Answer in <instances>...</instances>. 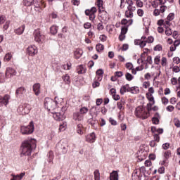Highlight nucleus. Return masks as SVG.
I'll list each match as a JSON object with an SVG mask.
<instances>
[{
	"label": "nucleus",
	"mask_w": 180,
	"mask_h": 180,
	"mask_svg": "<svg viewBox=\"0 0 180 180\" xmlns=\"http://www.w3.org/2000/svg\"><path fill=\"white\" fill-rule=\"evenodd\" d=\"M36 147V141L34 139H28L22 143L20 150L22 155H31L33 148Z\"/></svg>",
	"instance_id": "nucleus-1"
},
{
	"label": "nucleus",
	"mask_w": 180,
	"mask_h": 180,
	"mask_svg": "<svg viewBox=\"0 0 180 180\" xmlns=\"http://www.w3.org/2000/svg\"><path fill=\"white\" fill-rule=\"evenodd\" d=\"M135 116L142 120H146L150 117V112L146 110V108L143 106H139L135 110Z\"/></svg>",
	"instance_id": "nucleus-2"
},
{
	"label": "nucleus",
	"mask_w": 180,
	"mask_h": 180,
	"mask_svg": "<svg viewBox=\"0 0 180 180\" xmlns=\"http://www.w3.org/2000/svg\"><path fill=\"white\" fill-rule=\"evenodd\" d=\"M34 131V124L33 121L30 122L27 126H22L20 128V132L22 134H32Z\"/></svg>",
	"instance_id": "nucleus-3"
},
{
	"label": "nucleus",
	"mask_w": 180,
	"mask_h": 180,
	"mask_svg": "<svg viewBox=\"0 0 180 180\" xmlns=\"http://www.w3.org/2000/svg\"><path fill=\"white\" fill-rule=\"evenodd\" d=\"M44 106L50 112L57 109L56 102L50 98H46L44 100Z\"/></svg>",
	"instance_id": "nucleus-4"
},
{
	"label": "nucleus",
	"mask_w": 180,
	"mask_h": 180,
	"mask_svg": "<svg viewBox=\"0 0 180 180\" xmlns=\"http://www.w3.org/2000/svg\"><path fill=\"white\" fill-rule=\"evenodd\" d=\"M31 109L32 108H30V105L23 104V105H19L17 110L18 113H20V115H28Z\"/></svg>",
	"instance_id": "nucleus-5"
},
{
	"label": "nucleus",
	"mask_w": 180,
	"mask_h": 180,
	"mask_svg": "<svg viewBox=\"0 0 180 180\" xmlns=\"http://www.w3.org/2000/svg\"><path fill=\"white\" fill-rule=\"evenodd\" d=\"M34 40L36 43L41 44L44 41V35L41 34L40 30L37 29L34 31Z\"/></svg>",
	"instance_id": "nucleus-6"
},
{
	"label": "nucleus",
	"mask_w": 180,
	"mask_h": 180,
	"mask_svg": "<svg viewBox=\"0 0 180 180\" xmlns=\"http://www.w3.org/2000/svg\"><path fill=\"white\" fill-rule=\"evenodd\" d=\"M97 11L96 7H92L91 9L85 11V15L89 16L90 20H94L96 18L95 13H96Z\"/></svg>",
	"instance_id": "nucleus-7"
},
{
	"label": "nucleus",
	"mask_w": 180,
	"mask_h": 180,
	"mask_svg": "<svg viewBox=\"0 0 180 180\" xmlns=\"http://www.w3.org/2000/svg\"><path fill=\"white\" fill-rule=\"evenodd\" d=\"M26 94V88L24 86L18 87L15 90V96L16 98H23Z\"/></svg>",
	"instance_id": "nucleus-8"
},
{
	"label": "nucleus",
	"mask_w": 180,
	"mask_h": 180,
	"mask_svg": "<svg viewBox=\"0 0 180 180\" xmlns=\"http://www.w3.org/2000/svg\"><path fill=\"white\" fill-rule=\"evenodd\" d=\"M18 72L15 69L12 68H7L6 70V78H12V77H15Z\"/></svg>",
	"instance_id": "nucleus-9"
},
{
	"label": "nucleus",
	"mask_w": 180,
	"mask_h": 180,
	"mask_svg": "<svg viewBox=\"0 0 180 180\" xmlns=\"http://www.w3.org/2000/svg\"><path fill=\"white\" fill-rule=\"evenodd\" d=\"M9 99H11V96L8 94H6L4 97H0V105L1 106H6L8 103H9Z\"/></svg>",
	"instance_id": "nucleus-10"
},
{
	"label": "nucleus",
	"mask_w": 180,
	"mask_h": 180,
	"mask_svg": "<svg viewBox=\"0 0 180 180\" xmlns=\"http://www.w3.org/2000/svg\"><path fill=\"white\" fill-rule=\"evenodd\" d=\"M53 117L55 120H58V122H61L65 119V115L60 112H54Z\"/></svg>",
	"instance_id": "nucleus-11"
},
{
	"label": "nucleus",
	"mask_w": 180,
	"mask_h": 180,
	"mask_svg": "<svg viewBox=\"0 0 180 180\" xmlns=\"http://www.w3.org/2000/svg\"><path fill=\"white\" fill-rule=\"evenodd\" d=\"M60 144V148L62 150L63 154H67L68 151V143L67 141H65L64 142H62L59 143V146Z\"/></svg>",
	"instance_id": "nucleus-12"
},
{
	"label": "nucleus",
	"mask_w": 180,
	"mask_h": 180,
	"mask_svg": "<svg viewBox=\"0 0 180 180\" xmlns=\"http://www.w3.org/2000/svg\"><path fill=\"white\" fill-rule=\"evenodd\" d=\"M27 51L29 56H35V54H37V47L36 46H30L27 48Z\"/></svg>",
	"instance_id": "nucleus-13"
},
{
	"label": "nucleus",
	"mask_w": 180,
	"mask_h": 180,
	"mask_svg": "<svg viewBox=\"0 0 180 180\" xmlns=\"http://www.w3.org/2000/svg\"><path fill=\"white\" fill-rule=\"evenodd\" d=\"M96 140V135L95 133H91L86 136V141L88 143H95Z\"/></svg>",
	"instance_id": "nucleus-14"
},
{
	"label": "nucleus",
	"mask_w": 180,
	"mask_h": 180,
	"mask_svg": "<svg viewBox=\"0 0 180 180\" xmlns=\"http://www.w3.org/2000/svg\"><path fill=\"white\" fill-rule=\"evenodd\" d=\"M40 88H41L40 83H36L33 85L32 89H33V91L34 92L36 96H39V95H40V94H41Z\"/></svg>",
	"instance_id": "nucleus-15"
},
{
	"label": "nucleus",
	"mask_w": 180,
	"mask_h": 180,
	"mask_svg": "<svg viewBox=\"0 0 180 180\" xmlns=\"http://www.w3.org/2000/svg\"><path fill=\"white\" fill-rule=\"evenodd\" d=\"M73 120L81 122V120H84V116L81 115L79 112H74L73 114Z\"/></svg>",
	"instance_id": "nucleus-16"
},
{
	"label": "nucleus",
	"mask_w": 180,
	"mask_h": 180,
	"mask_svg": "<svg viewBox=\"0 0 180 180\" xmlns=\"http://www.w3.org/2000/svg\"><path fill=\"white\" fill-rule=\"evenodd\" d=\"M146 98L149 101V102H150L147 105V106L151 107L153 105H154V103H155V101H154V96H153V94H146Z\"/></svg>",
	"instance_id": "nucleus-17"
},
{
	"label": "nucleus",
	"mask_w": 180,
	"mask_h": 180,
	"mask_svg": "<svg viewBox=\"0 0 180 180\" xmlns=\"http://www.w3.org/2000/svg\"><path fill=\"white\" fill-rule=\"evenodd\" d=\"M164 157H165V159L163 160V165H167V164H168L167 161H168V159L169 158V157H171V151L169 150L165 151L164 153Z\"/></svg>",
	"instance_id": "nucleus-18"
},
{
	"label": "nucleus",
	"mask_w": 180,
	"mask_h": 180,
	"mask_svg": "<svg viewBox=\"0 0 180 180\" xmlns=\"http://www.w3.org/2000/svg\"><path fill=\"white\" fill-rule=\"evenodd\" d=\"M62 78L65 84H66L67 85H70L71 84V77H70V75H68V74L63 75Z\"/></svg>",
	"instance_id": "nucleus-19"
},
{
	"label": "nucleus",
	"mask_w": 180,
	"mask_h": 180,
	"mask_svg": "<svg viewBox=\"0 0 180 180\" xmlns=\"http://www.w3.org/2000/svg\"><path fill=\"white\" fill-rule=\"evenodd\" d=\"M83 53H84V51H82V50L76 49V51L74 53L75 58H76V60H78L79 58H81V57H82Z\"/></svg>",
	"instance_id": "nucleus-20"
},
{
	"label": "nucleus",
	"mask_w": 180,
	"mask_h": 180,
	"mask_svg": "<svg viewBox=\"0 0 180 180\" xmlns=\"http://www.w3.org/2000/svg\"><path fill=\"white\" fill-rule=\"evenodd\" d=\"M110 180H119V174L116 171H113L110 174Z\"/></svg>",
	"instance_id": "nucleus-21"
},
{
	"label": "nucleus",
	"mask_w": 180,
	"mask_h": 180,
	"mask_svg": "<svg viewBox=\"0 0 180 180\" xmlns=\"http://www.w3.org/2000/svg\"><path fill=\"white\" fill-rule=\"evenodd\" d=\"M25 175V172L20 173V174L17 175L12 174L13 179H11V180H22V178H23Z\"/></svg>",
	"instance_id": "nucleus-22"
},
{
	"label": "nucleus",
	"mask_w": 180,
	"mask_h": 180,
	"mask_svg": "<svg viewBox=\"0 0 180 180\" xmlns=\"http://www.w3.org/2000/svg\"><path fill=\"white\" fill-rule=\"evenodd\" d=\"M158 117H160V114H158V112H156L155 114V117L152 118V122L153 124H158V123H160V120L158 119Z\"/></svg>",
	"instance_id": "nucleus-23"
},
{
	"label": "nucleus",
	"mask_w": 180,
	"mask_h": 180,
	"mask_svg": "<svg viewBox=\"0 0 180 180\" xmlns=\"http://www.w3.org/2000/svg\"><path fill=\"white\" fill-rule=\"evenodd\" d=\"M155 131H157V133H158V134H162V133H164V129H161V128L157 129V127H152L151 132L155 133Z\"/></svg>",
	"instance_id": "nucleus-24"
},
{
	"label": "nucleus",
	"mask_w": 180,
	"mask_h": 180,
	"mask_svg": "<svg viewBox=\"0 0 180 180\" xmlns=\"http://www.w3.org/2000/svg\"><path fill=\"white\" fill-rule=\"evenodd\" d=\"M77 73L78 74H85L86 72V69L84 68L83 65H80L77 67Z\"/></svg>",
	"instance_id": "nucleus-25"
},
{
	"label": "nucleus",
	"mask_w": 180,
	"mask_h": 180,
	"mask_svg": "<svg viewBox=\"0 0 180 180\" xmlns=\"http://www.w3.org/2000/svg\"><path fill=\"white\" fill-rule=\"evenodd\" d=\"M128 92H131V94H139V92H140V89L137 86H133L128 89Z\"/></svg>",
	"instance_id": "nucleus-26"
},
{
	"label": "nucleus",
	"mask_w": 180,
	"mask_h": 180,
	"mask_svg": "<svg viewBox=\"0 0 180 180\" xmlns=\"http://www.w3.org/2000/svg\"><path fill=\"white\" fill-rule=\"evenodd\" d=\"M23 32H25V25H22L21 27L15 30V33L18 35L22 34Z\"/></svg>",
	"instance_id": "nucleus-27"
},
{
	"label": "nucleus",
	"mask_w": 180,
	"mask_h": 180,
	"mask_svg": "<svg viewBox=\"0 0 180 180\" xmlns=\"http://www.w3.org/2000/svg\"><path fill=\"white\" fill-rule=\"evenodd\" d=\"M77 132L78 134H84V126L82 124H77Z\"/></svg>",
	"instance_id": "nucleus-28"
},
{
	"label": "nucleus",
	"mask_w": 180,
	"mask_h": 180,
	"mask_svg": "<svg viewBox=\"0 0 180 180\" xmlns=\"http://www.w3.org/2000/svg\"><path fill=\"white\" fill-rule=\"evenodd\" d=\"M126 103V101L124 99H121L120 102L117 103V108L120 110H122L123 106H124V104Z\"/></svg>",
	"instance_id": "nucleus-29"
},
{
	"label": "nucleus",
	"mask_w": 180,
	"mask_h": 180,
	"mask_svg": "<svg viewBox=\"0 0 180 180\" xmlns=\"http://www.w3.org/2000/svg\"><path fill=\"white\" fill-rule=\"evenodd\" d=\"M23 4L25 6H32L34 5V0H23Z\"/></svg>",
	"instance_id": "nucleus-30"
},
{
	"label": "nucleus",
	"mask_w": 180,
	"mask_h": 180,
	"mask_svg": "<svg viewBox=\"0 0 180 180\" xmlns=\"http://www.w3.org/2000/svg\"><path fill=\"white\" fill-rule=\"evenodd\" d=\"M94 180H101V173L99 172V170L96 169L94 172Z\"/></svg>",
	"instance_id": "nucleus-31"
},
{
	"label": "nucleus",
	"mask_w": 180,
	"mask_h": 180,
	"mask_svg": "<svg viewBox=\"0 0 180 180\" xmlns=\"http://www.w3.org/2000/svg\"><path fill=\"white\" fill-rule=\"evenodd\" d=\"M51 34H57V32H58V27L57 26H52L50 28Z\"/></svg>",
	"instance_id": "nucleus-32"
},
{
	"label": "nucleus",
	"mask_w": 180,
	"mask_h": 180,
	"mask_svg": "<svg viewBox=\"0 0 180 180\" xmlns=\"http://www.w3.org/2000/svg\"><path fill=\"white\" fill-rule=\"evenodd\" d=\"M53 160H54V154L51 150L48 154V162H53Z\"/></svg>",
	"instance_id": "nucleus-33"
},
{
	"label": "nucleus",
	"mask_w": 180,
	"mask_h": 180,
	"mask_svg": "<svg viewBox=\"0 0 180 180\" xmlns=\"http://www.w3.org/2000/svg\"><path fill=\"white\" fill-rule=\"evenodd\" d=\"M53 102H55L56 106L57 108L58 105L63 103V100L61 98L55 97Z\"/></svg>",
	"instance_id": "nucleus-34"
},
{
	"label": "nucleus",
	"mask_w": 180,
	"mask_h": 180,
	"mask_svg": "<svg viewBox=\"0 0 180 180\" xmlns=\"http://www.w3.org/2000/svg\"><path fill=\"white\" fill-rule=\"evenodd\" d=\"M104 49H105V46L103 45H102V44H98L96 46V50L98 53H101V51H103V50H104Z\"/></svg>",
	"instance_id": "nucleus-35"
},
{
	"label": "nucleus",
	"mask_w": 180,
	"mask_h": 180,
	"mask_svg": "<svg viewBox=\"0 0 180 180\" xmlns=\"http://www.w3.org/2000/svg\"><path fill=\"white\" fill-rule=\"evenodd\" d=\"M125 78H126L127 81H132L134 79V76H133L129 72H127L125 74Z\"/></svg>",
	"instance_id": "nucleus-36"
},
{
	"label": "nucleus",
	"mask_w": 180,
	"mask_h": 180,
	"mask_svg": "<svg viewBox=\"0 0 180 180\" xmlns=\"http://www.w3.org/2000/svg\"><path fill=\"white\" fill-rule=\"evenodd\" d=\"M67 129V122H63L59 126V131H64Z\"/></svg>",
	"instance_id": "nucleus-37"
},
{
	"label": "nucleus",
	"mask_w": 180,
	"mask_h": 180,
	"mask_svg": "<svg viewBox=\"0 0 180 180\" xmlns=\"http://www.w3.org/2000/svg\"><path fill=\"white\" fill-rule=\"evenodd\" d=\"M88 108L86 107H82V108H80L79 110V113L82 115H86V113H88Z\"/></svg>",
	"instance_id": "nucleus-38"
},
{
	"label": "nucleus",
	"mask_w": 180,
	"mask_h": 180,
	"mask_svg": "<svg viewBox=\"0 0 180 180\" xmlns=\"http://www.w3.org/2000/svg\"><path fill=\"white\" fill-rule=\"evenodd\" d=\"M11 59H12V53H8L4 56V61H7V62L11 61Z\"/></svg>",
	"instance_id": "nucleus-39"
},
{
	"label": "nucleus",
	"mask_w": 180,
	"mask_h": 180,
	"mask_svg": "<svg viewBox=\"0 0 180 180\" xmlns=\"http://www.w3.org/2000/svg\"><path fill=\"white\" fill-rule=\"evenodd\" d=\"M125 18H133V13L130 10H127L125 11Z\"/></svg>",
	"instance_id": "nucleus-40"
},
{
	"label": "nucleus",
	"mask_w": 180,
	"mask_h": 180,
	"mask_svg": "<svg viewBox=\"0 0 180 180\" xmlns=\"http://www.w3.org/2000/svg\"><path fill=\"white\" fill-rule=\"evenodd\" d=\"M128 89H129V87L127 89L124 86H122L120 89V94L122 95H124L126 92H129Z\"/></svg>",
	"instance_id": "nucleus-41"
},
{
	"label": "nucleus",
	"mask_w": 180,
	"mask_h": 180,
	"mask_svg": "<svg viewBox=\"0 0 180 180\" xmlns=\"http://www.w3.org/2000/svg\"><path fill=\"white\" fill-rule=\"evenodd\" d=\"M165 29V34L167 36H171V34H172V30H171L169 27H167Z\"/></svg>",
	"instance_id": "nucleus-42"
},
{
	"label": "nucleus",
	"mask_w": 180,
	"mask_h": 180,
	"mask_svg": "<svg viewBox=\"0 0 180 180\" xmlns=\"http://www.w3.org/2000/svg\"><path fill=\"white\" fill-rule=\"evenodd\" d=\"M175 18V14L173 13H170L168 15H167V20H174V19Z\"/></svg>",
	"instance_id": "nucleus-43"
},
{
	"label": "nucleus",
	"mask_w": 180,
	"mask_h": 180,
	"mask_svg": "<svg viewBox=\"0 0 180 180\" xmlns=\"http://www.w3.org/2000/svg\"><path fill=\"white\" fill-rule=\"evenodd\" d=\"M160 61H161V56L160 55L156 56L155 58V64L158 65L160 64Z\"/></svg>",
	"instance_id": "nucleus-44"
},
{
	"label": "nucleus",
	"mask_w": 180,
	"mask_h": 180,
	"mask_svg": "<svg viewBox=\"0 0 180 180\" xmlns=\"http://www.w3.org/2000/svg\"><path fill=\"white\" fill-rule=\"evenodd\" d=\"M96 4L99 9H101V8H103V0H97Z\"/></svg>",
	"instance_id": "nucleus-45"
},
{
	"label": "nucleus",
	"mask_w": 180,
	"mask_h": 180,
	"mask_svg": "<svg viewBox=\"0 0 180 180\" xmlns=\"http://www.w3.org/2000/svg\"><path fill=\"white\" fill-rule=\"evenodd\" d=\"M63 68L65 70H71V63H67L66 65H63Z\"/></svg>",
	"instance_id": "nucleus-46"
},
{
	"label": "nucleus",
	"mask_w": 180,
	"mask_h": 180,
	"mask_svg": "<svg viewBox=\"0 0 180 180\" xmlns=\"http://www.w3.org/2000/svg\"><path fill=\"white\" fill-rule=\"evenodd\" d=\"M9 25H11V22L6 21L3 26V29H4V30H8V29H9Z\"/></svg>",
	"instance_id": "nucleus-47"
},
{
	"label": "nucleus",
	"mask_w": 180,
	"mask_h": 180,
	"mask_svg": "<svg viewBox=\"0 0 180 180\" xmlns=\"http://www.w3.org/2000/svg\"><path fill=\"white\" fill-rule=\"evenodd\" d=\"M115 75L117 78H121V77H123V72L122 71L115 72Z\"/></svg>",
	"instance_id": "nucleus-48"
},
{
	"label": "nucleus",
	"mask_w": 180,
	"mask_h": 180,
	"mask_svg": "<svg viewBox=\"0 0 180 180\" xmlns=\"http://www.w3.org/2000/svg\"><path fill=\"white\" fill-rule=\"evenodd\" d=\"M155 51H161L162 50V46L158 44L154 47Z\"/></svg>",
	"instance_id": "nucleus-49"
},
{
	"label": "nucleus",
	"mask_w": 180,
	"mask_h": 180,
	"mask_svg": "<svg viewBox=\"0 0 180 180\" xmlns=\"http://www.w3.org/2000/svg\"><path fill=\"white\" fill-rule=\"evenodd\" d=\"M126 68L127 70H133V63H127L125 65Z\"/></svg>",
	"instance_id": "nucleus-50"
},
{
	"label": "nucleus",
	"mask_w": 180,
	"mask_h": 180,
	"mask_svg": "<svg viewBox=\"0 0 180 180\" xmlns=\"http://www.w3.org/2000/svg\"><path fill=\"white\" fill-rule=\"evenodd\" d=\"M137 15L138 16H140L141 18H142V16L144 15V11H143V9H138L137 10Z\"/></svg>",
	"instance_id": "nucleus-51"
},
{
	"label": "nucleus",
	"mask_w": 180,
	"mask_h": 180,
	"mask_svg": "<svg viewBox=\"0 0 180 180\" xmlns=\"http://www.w3.org/2000/svg\"><path fill=\"white\" fill-rule=\"evenodd\" d=\"M96 75L97 76H103V70L102 69H98L96 72Z\"/></svg>",
	"instance_id": "nucleus-52"
},
{
	"label": "nucleus",
	"mask_w": 180,
	"mask_h": 180,
	"mask_svg": "<svg viewBox=\"0 0 180 180\" xmlns=\"http://www.w3.org/2000/svg\"><path fill=\"white\" fill-rule=\"evenodd\" d=\"M168 102L169 101H168V98H167V97L162 98V103H163V105H168Z\"/></svg>",
	"instance_id": "nucleus-53"
},
{
	"label": "nucleus",
	"mask_w": 180,
	"mask_h": 180,
	"mask_svg": "<svg viewBox=\"0 0 180 180\" xmlns=\"http://www.w3.org/2000/svg\"><path fill=\"white\" fill-rule=\"evenodd\" d=\"M136 6H138V8H143V1H141V0H137Z\"/></svg>",
	"instance_id": "nucleus-54"
},
{
	"label": "nucleus",
	"mask_w": 180,
	"mask_h": 180,
	"mask_svg": "<svg viewBox=\"0 0 180 180\" xmlns=\"http://www.w3.org/2000/svg\"><path fill=\"white\" fill-rule=\"evenodd\" d=\"M154 141H157V143H160V135L158 134H154Z\"/></svg>",
	"instance_id": "nucleus-55"
},
{
	"label": "nucleus",
	"mask_w": 180,
	"mask_h": 180,
	"mask_svg": "<svg viewBox=\"0 0 180 180\" xmlns=\"http://www.w3.org/2000/svg\"><path fill=\"white\" fill-rule=\"evenodd\" d=\"M162 67H165L167 65V58L162 57V63H161Z\"/></svg>",
	"instance_id": "nucleus-56"
},
{
	"label": "nucleus",
	"mask_w": 180,
	"mask_h": 180,
	"mask_svg": "<svg viewBox=\"0 0 180 180\" xmlns=\"http://www.w3.org/2000/svg\"><path fill=\"white\" fill-rule=\"evenodd\" d=\"M91 26L92 24H91L90 22H86L84 24V29H91Z\"/></svg>",
	"instance_id": "nucleus-57"
},
{
	"label": "nucleus",
	"mask_w": 180,
	"mask_h": 180,
	"mask_svg": "<svg viewBox=\"0 0 180 180\" xmlns=\"http://www.w3.org/2000/svg\"><path fill=\"white\" fill-rule=\"evenodd\" d=\"M5 82V75L4 73H0V83Z\"/></svg>",
	"instance_id": "nucleus-58"
},
{
	"label": "nucleus",
	"mask_w": 180,
	"mask_h": 180,
	"mask_svg": "<svg viewBox=\"0 0 180 180\" xmlns=\"http://www.w3.org/2000/svg\"><path fill=\"white\" fill-rule=\"evenodd\" d=\"M171 82L172 85H176L178 84V79L176 77H173L171 79Z\"/></svg>",
	"instance_id": "nucleus-59"
},
{
	"label": "nucleus",
	"mask_w": 180,
	"mask_h": 180,
	"mask_svg": "<svg viewBox=\"0 0 180 180\" xmlns=\"http://www.w3.org/2000/svg\"><path fill=\"white\" fill-rule=\"evenodd\" d=\"M5 20H6V18L4 15H0V25H2V23H5Z\"/></svg>",
	"instance_id": "nucleus-60"
},
{
	"label": "nucleus",
	"mask_w": 180,
	"mask_h": 180,
	"mask_svg": "<svg viewBox=\"0 0 180 180\" xmlns=\"http://www.w3.org/2000/svg\"><path fill=\"white\" fill-rule=\"evenodd\" d=\"M127 33V27H122L121 29V34H126Z\"/></svg>",
	"instance_id": "nucleus-61"
},
{
	"label": "nucleus",
	"mask_w": 180,
	"mask_h": 180,
	"mask_svg": "<svg viewBox=\"0 0 180 180\" xmlns=\"http://www.w3.org/2000/svg\"><path fill=\"white\" fill-rule=\"evenodd\" d=\"M173 63H174V64H179V63H180L179 57H174L173 58Z\"/></svg>",
	"instance_id": "nucleus-62"
},
{
	"label": "nucleus",
	"mask_w": 180,
	"mask_h": 180,
	"mask_svg": "<svg viewBox=\"0 0 180 180\" xmlns=\"http://www.w3.org/2000/svg\"><path fill=\"white\" fill-rule=\"evenodd\" d=\"M98 30H103V24L102 22H99L97 25Z\"/></svg>",
	"instance_id": "nucleus-63"
},
{
	"label": "nucleus",
	"mask_w": 180,
	"mask_h": 180,
	"mask_svg": "<svg viewBox=\"0 0 180 180\" xmlns=\"http://www.w3.org/2000/svg\"><path fill=\"white\" fill-rule=\"evenodd\" d=\"M161 13H164L167 11V6H161L160 9L159 10Z\"/></svg>",
	"instance_id": "nucleus-64"
}]
</instances>
